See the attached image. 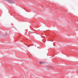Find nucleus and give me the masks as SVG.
Returning a JSON list of instances; mask_svg holds the SVG:
<instances>
[{"label":"nucleus","instance_id":"obj_2","mask_svg":"<svg viewBox=\"0 0 78 78\" xmlns=\"http://www.w3.org/2000/svg\"><path fill=\"white\" fill-rule=\"evenodd\" d=\"M8 2L11 3H12V0H7Z\"/></svg>","mask_w":78,"mask_h":78},{"label":"nucleus","instance_id":"obj_1","mask_svg":"<svg viewBox=\"0 0 78 78\" xmlns=\"http://www.w3.org/2000/svg\"><path fill=\"white\" fill-rule=\"evenodd\" d=\"M39 64H41V65H43L44 64V62H39Z\"/></svg>","mask_w":78,"mask_h":78}]
</instances>
